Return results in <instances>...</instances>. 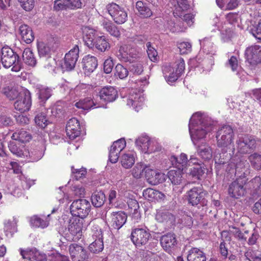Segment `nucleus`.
Segmentation results:
<instances>
[{
	"label": "nucleus",
	"mask_w": 261,
	"mask_h": 261,
	"mask_svg": "<svg viewBox=\"0 0 261 261\" xmlns=\"http://www.w3.org/2000/svg\"><path fill=\"white\" fill-rule=\"evenodd\" d=\"M213 121L207 116L200 112L194 114L191 117L189 124V132L193 143L204 139L207 134L214 129Z\"/></svg>",
	"instance_id": "obj_1"
},
{
	"label": "nucleus",
	"mask_w": 261,
	"mask_h": 261,
	"mask_svg": "<svg viewBox=\"0 0 261 261\" xmlns=\"http://www.w3.org/2000/svg\"><path fill=\"white\" fill-rule=\"evenodd\" d=\"M256 139L248 135H241L236 141V149L232 146L231 149L232 155L238 156V153L244 154L249 153L256 148Z\"/></svg>",
	"instance_id": "obj_2"
},
{
	"label": "nucleus",
	"mask_w": 261,
	"mask_h": 261,
	"mask_svg": "<svg viewBox=\"0 0 261 261\" xmlns=\"http://www.w3.org/2000/svg\"><path fill=\"white\" fill-rule=\"evenodd\" d=\"M1 61L3 66L6 68L12 67L13 71L18 72L22 68V62L19 56L12 49L8 46L2 48Z\"/></svg>",
	"instance_id": "obj_3"
},
{
	"label": "nucleus",
	"mask_w": 261,
	"mask_h": 261,
	"mask_svg": "<svg viewBox=\"0 0 261 261\" xmlns=\"http://www.w3.org/2000/svg\"><path fill=\"white\" fill-rule=\"evenodd\" d=\"M116 56L121 62L133 63L140 60L141 53L135 47L124 45L119 47Z\"/></svg>",
	"instance_id": "obj_4"
},
{
	"label": "nucleus",
	"mask_w": 261,
	"mask_h": 261,
	"mask_svg": "<svg viewBox=\"0 0 261 261\" xmlns=\"http://www.w3.org/2000/svg\"><path fill=\"white\" fill-rule=\"evenodd\" d=\"M233 137L234 133L232 127L229 125L223 126L219 129L216 136L218 146L223 149L230 148Z\"/></svg>",
	"instance_id": "obj_5"
},
{
	"label": "nucleus",
	"mask_w": 261,
	"mask_h": 261,
	"mask_svg": "<svg viewBox=\"0 0 261 261\" xmlns=\"http://www.w3.org/2000/svg\"><path fill=\"white\" fill-rule=\"evenodd\" d=\"M91 204L89 201L85 199L74 201L70 205V213L72 216L79 218L86 217L90 212Z\"/></svg>",
	"instance_id": "obj_6"
},
{
	"label": "nucleus",
	"mask_w": 261,
	"mask_h": 261,
	"mask_svg": "<svg viewBox=\"0 0 261 261\" xmlns=\"http://www.w3.org/2000/svg\"><path fill=\"white\" fill-rule=\"evenodd\" d=\"M207 196V192L200 187H194L187 192L188 201L192 205H197L198 204L206 205Z\"/></svg>",
	"instance_id": "obj_7"
},
{
	"label": "nucleus",
	"mask_w": 261,
	"mask_h": 261,
	"mask_svg": "<svg viewBox=\"0 0 261 261\" xmlns=\"http://www.w3.org/2000/svg\"><path fill=\"white\" fill-rule=\"evenodd\" d=\"M135 143L138 149L144 153H151L159 149L156 141L150 139L147 136H141L138 137Z\"/></svg>",
	"instance_id": "obj_8"
},
{
	"label": "nucleus",
	"mask_w": 261,
	"mask_h": 261,
	"mask_svg": "<svg viewBox=\"0 0 261 261\" xmlns=\"http://www.w3.org/2000/svg\"><path fill=\"white\" fill-rule=\"evenodd\" d=\"M107 10L114 21L117 24L124 23L127 19V14L124 9L115 3L107 6Z\"/></svg>",
	"instance_id": "obj_9"
},
{
	"label": "nucleus",
	"mask_w": 261,
	"mask_h": 261,
	"mask_svg": "<svg viewBox=\"0 0 261 261\" xmlns=\"http://www.w3.org/2000/svg\"><path fill=\"white\" fill-rule=\"evenodd\" d=\"M32 105L31 93L28 90H22L20 96L16 99L14 103L16 110L23 113L30 110Z\"/></svg>",
	"instance_id": "obj_10"
},
{
	"label": "nucleus",
	"mask_w": 261,
	"mask_h": 261,
	"mask_svg": "<svg viewBox=\"0 0 261 261\" xmlns=\"http://www.w3.org/2000/svg\"><path fill=\"white\" fill-rule=\"evenodd\" d=\"M150 237L149 230L146 227L137 228L132 231L131 240L136 246L146 244Z\"/></svg>",
	"instance_id": "obj_11"
},
{
	"label": "nucleus",
	"mask_w": 261,
	"mask_h": 261,
	"mask_svg": "<svg viewBox=\"0 0 261 261\" xmlns=\"http://www.w3.org/2000/svg\"><path fill=\"white\" fill-rule=\"evenodd\" d=\"M247 179L245 177L242 178V175H239L236 180L231 183L228 188L229 195L233 198H238L244 194L245 189L244 186L246 184Z\"/></svg>",
	"instance_id": "obj_12"
},
{
	"label": "nucleus",
	"mask_w": 261,
	"mask_h": 261,
	"mask_svg": "<svg viewBox=\"0 0 261 261\" xmlns=\"http://www.w3.org/2000/svg\"><path fill=\"white\" fill-rule=\"evenodd\" d=\"M69 252L73 261H86L89 255L84 248L77 244H72L69 246Z\"/></svg>",
	"instance_id": "obj_13"
},
{
	"label": "nucleus",
	"mask_w": 261,
	"mask_h": 261,
	"mask_svg": "<svg viewBox=\"0 0 261 261\" xmlns=\"http://www.w3.org/2000/svg\"><path fill=\"white\" fill-rule=\"evenodd\" d=\"M69 50L66 53V71L72 70L75 66L79 58V48L77 44L72 46H68Z\"/></svg>",
	"instance_id": "obj_14"
},
{
	"label": "nucleus",
	"mask_w": 261,
	"mask_h": 261,
	"mask_svg": "<svg viewBox=\"0 0 261 261\" xmlns=\"http://www.w3.org/2000/svg\"><path fill=\"white\" fill-rule=\"evenodd\" d=\"M245 55L250 64L255 65L261 62V46L255 45L248 47Z\"/></svg>",
	"instance_id": "obj_15"
},
{
	"label": "nucleus",
	"mask_w": 261,
	"mask_h": 261,
	"mask_svg": "<svg viewBox=\"0 0 261 261\" xmlns=\"http://www.w3.org/2000/svg\"><path fill=\"white\" fill-rule=\"evenodd\" d=\"M145 177L148 183L156 185L165 181L166 175L148 167L145 170Z\"/></svg>",
	"instance_id": "obj_16"
},
{
	"label": "nucleus",
	"mask_w": 261,
	"mask_h": 261,
	"mask_svg": "<svg viewBox=\"0 0 261 261\" xmlns=\"http://www.w3.org/2000/svg\"><path fill=\"white\" fill-rule=\"evenodd\" d=\"M238 156L234 155L231 158V164H233V167H235V173L239 177V175H242V178L245 177L246 178V175L249 173V165L246 161L240 160L239 162L236 163L234 162L238 160L239 158H237Z\"/></svg>",
	"instance_id": "obj_17"
},
{
	"label": "nucleus",
	"mask_w": 261,
	"mask_h": 261,
	"mask_svg": "<svg viewBox=\"0 0 261 261\" xmlns=\"http://www.w3.org/2000/svg\"><path fill=\"white\" fill-rule=\"evenodd\" d=\"M80 127L79 121L75 118H72L66 123V136L71 140L79 137Z\"/></svg>",
	"instance_id": "obj_18"
},
{
	"label": "nucleus",
	"mask_w": 261,
	"mask_h": 261,
	"mask_svg": "<svg viewBox=\"0 0 261 261\" xmlns=\"http://www.w3.org/2000/svg\"><path fill=\"white\" fill-rule=\"evenodd\" d=\"M144 98L141 93L137 92L134 90L128 96L127 105L132 107L137 112H138L143 105Z\"/></svg>",
	"instance_id": "obj_19"
},
{
	"label": "nucleus",
	"mask_w": 261,
	"mask_h": 261,
	"mask_svg": "<svg viewBox=\"0 0 261 261\" xmlns=\"http://www.w3.org/2000/svg\"><path fill=\"white\" fill-rule=\"evenodd\" d=\"M82 224L80 219L75 218L70 220L68 225V230L73 236L72 240L76 241L82 236Z\"/></svg>",
	"instance_id": "obj_20"
},
{
	"label": "nucleus",
	"mask_w": 261,
	"mask_h": 261,
	"mask_svg": "<svg viewBox=\"0 0 261 261\" xmlns=\"http://www.w3.org/2000/svg\"><path fill=\"white\" fill-rule=\"evenodd\" d=\"M99 96L100 99L105 101L112 102L117 97V91L113 87H105L99 91Z\"/></svg>",
	"instance_id": "obj_21"
},
{
	"label": "nucleus",
	"mask_w": 261,
	"mask_h": 261,
	"mask_svg": "<svg viewBox=\"0 0 261 261\" xmlns=\"http://www.w3.org/2000/svg\"><path fill=\"white\" fill-rule=\"evenodd\" d=\"M85 74H89L96 68L98 63L96 58L90 55L85 56L82 60Z\"/></svg>",
	"instance_id": "obj_22"
},
{
	"label": "nucleus",
	"mask_w": 261,
	"mask_h": 261,
	"mask_svg": "<svg viewBox=\"0 0 261 261\" xmlns=\"http://www.w3.org/2000/svg\"><path fill=\"white\" fill-rule=\"evenodd\" d=\"M175 9L173 14L175 17H181L185 13H186L191 8V6L187 0H175Z\"/></svg>",
	"instance_id": "obj_23"
},
{
	"label": "nucleus",
	"mask_w": 261,
	"mask_h": 261,
	"mask_svg": "<svg viewBox=\"0 0 261 261\" xmlns=\"http://www.w3.org/2000/svg\"><path fill=\"white\" fill-rule=\"evenodd\" d=\"M127 216L125 213L119 211L111 214L112 226L115 229H119L125 223Z\"/></svg>",
	"instance_id": "obj_24"
},
{
	"label": "nucleus",
	"mask_w": 261,
	"mask_h": 261,
	"mask_svg": "<svg viewBox=\"0 0 261 261\" xmlns=\"http://www.w3.org/2000/svg\"><path fill=\"white\" fill-rule=\"evenodd\" d=\"M8 147L14 155L18 157L28 156V151L24 148V145L21 143L13 140L10 142Z\"/></svg>",
	"instance_id": "obj_25"
},
{
	"label": "nucleus",
	"mask_w": 261,
	"mask_h": 261,
	"mask_svg": "<svg viewBox=\"0 0 261 261\" xmlns=\"http://www.w3.org/2000/svg\"><path fill=\"white\" fill-rule=\"evenodd\" d=\"M82 30L85 44L87 46H92L93 45V41L97 37L95 35V30L89 26H83Z\"/></svg>",
	"instance_id": "obj_26"
},
{
	"label": "nucleus",
	"mask_w": 261,
	"mask_h": 261,
	"mask_svg": "<svg viewBox=\"0 0 261 261\" xmlns=\"http://www.w3.org/2000/svg\"><path fill=\"white\" fill-rule=\"evenodd\" d=\"M160 241L162 246L166 251H170L177 244L176 239L173 233H167L163 236Z\"/></svg>",
	"instance_id": "obj_27"
},
{
	"label": "nucleus",
	"mask_w": 261,
	"mask_h": 261,
	"mask_svg": "<svg viewBox=\"0 0 261 261\" xmlns=\"http://www.w3.org/2000/svg\"><path fill=\"white\" fill-rule=\"evenodd\" d=\"M163 72L166 81L168 83L175 82L181 75L170 65L163 66Z\"/></svg>",
	"instance_id": "obj_28"
},
{
	"label": "nucleus",
	"mask_w": 261,
	"mask_h": 261,
	"mask_svg": "<svg viewBox=\"0 0 261 261\" xmlns=\"http://www.w3.org/2000/svg\"><path fill=\"white\" fill-rule=\"evenodd\" d=\"M92 46H88L93 49H96L101 52H105L110 47L109 43L106 40L105 36H97L94 41Z\"/></svg>",
	"instance_id": "obj_29"
},
{
	"label": "nucleus",
	"mask_w": 261,
	"mask_h": 261,
	"mask_svg": "<svg viewBox=\"0 0 261 261\" xmlns=\"http://www.w3.org/2000/svg\"><path fill=\"white\" fill-rule=\"evenodd\" d=\"M188 261H206V257L203 251L198 248H192L187 255Z\"/></svg>",
	"instance_id": "obj_30"
},
{
	"label": "nucleus",
	"mask_w": 261,
	"mask_h": 261,
	"mask_svg": "<svg viewBox=\"0 0 261 261\" xmlns=\"http://www.w3.org/2000/svg\"><path fill=\"white\" fill-rule=\"evenodd\" d=\"M101 25L103 29L109 33L111 36L118 38L120 36V32L118 28L110 20L103 19L101 21Z\"/></svg>",
	"instance_id": "obj_31"
},
{
	"label": "nucleus",
	"mask_w": 261,
	"mask_h": 261,
	"mask_svg": "<svg viewBox=\"0 0 261 261\" xmlns=\"http://www.w3.org/2000/svg\"><path fill=\"white\" fill-rule=\"evenodd\" d=\"M143 195L145 199L151 201L161 200L165 197L163 193L152 188H148L144 190Z\"/></svg>",
	"instance_id": "obj_32"
},
{
	"label": "nucleus",
	"mask_w": 261,
	"mask_h": 261,
	"mask_svg": "<svg viewBox=\"0 0 261 261\" xmlns=\"http://www.w3.org/2000/svg\"><path fill=\"white\" fill-rule=\"evenodd\" d=\"M38 51L40 57H50L51 52L54 50L51 42H39L37 44Z\"/></svg>",
	"instance_id": "obj_33"
},
{
	"label": "nucleus",
	"mask_w": 261,
	"mask_h": 261,
	"mask_svg": "<svg viewBox=\"0 0 261 261\" xmlns=\"http://www.w3.org/2000/svg\"><path fill=\"white\" fill-rule=\"evenodd\" d=\"M19 32L22 40L27 43H31L34 39L33 32L28 25L22 24L19 27Z\"/></svg>",
	"instance_id": "obj_34"
},
{
	"label": "nucleus",
	"mask_w": 261,
	"mask_h": 261,
	"mask_svg": "<svg viewBox=\"0 0 261 261\" xmlns=\"http://www.w3.org/2000/svg\"><path fill=\"white\" fill-rule=\"evenodd\" d=\"M170 161L172 165L175 166L178 169L184 170L187 167L188 159L187 155L185 153H181L178 158L172 156Z\"/></svg>",
	"instance_id": "obj_35"
},
{
	"label": "nucleus",
	"mask_w": 261,
	"mask_h": 261,
	"mask_svg": "<svg viewBox=\"0 0 261 261\" xmlns=\"http://www.w3.org/2000/svg\"><path fill=\"white\" fill-rule=\"evenodd\" d=\"M182 171L179 169L171 170L168 172V177L174 185H179L182 181Z\"/></svg>",
	"instance_id": "obj_36"
},
{
	"label": "nucleus",
	"mask_w": 261,
	"mask_h": 261,
	"mask_svg": "<svg viewBox=\"0 0 261 261\" xmlns=\"http://www.w3.org/2000/svg\"><path fill=\"white\" fill-rule=\"evenodd\" d=\"M91 202L95 207L102 206L106 201V196L102 191L95 192L91 196Z\"/></svg>",
	"instance_id": "obj_37"
},
{
	"label": "nucleus",
	"mask_w": 261,
	"mask_h": 261,
	"mask_svg": "<svg viewBox=\"0 0 261 261\" xmlns=\"http://www.w3.org/2000/svg\"><path fill=\"white\" fill-rule=\"evenodd\" d=\"M11 138L16 141L22 143L29 141L31 139V136L27 131L20 129L14 133Z\"/></svg>",
	"instance_id": "obj_38"
},
{
	"label": "nucleus",
	"mask_w": 261,
	"mask_h": 261,
	"mask_svg": "<svg viewBox=\"0 0 261 261\" xmlns=\"http://www.w3.org/2000/svg\"><path fill=\"white\" fill-rule=\"evenodd\" d=\"M155 219L159 222L172 223L174 221V216L169 212L165 210H161L157 212Z\"/></svg>",
	"instance_id": "obj_39"
},
{
	"label": "nucleus",
	"mask_w": 261,
	"mask_h": 261,
	"mask_svg": "<svg viewBox=\"0 0 261 261\" xmlns=\"http://www.w3.org/2000/svg\"><path fill=\"white\" fill-rule=\"evenodd\" d=\"M200 45L203 51L206 54L214 55L216 54L215 47L210 38H205L200 41Z\"/></svg>",
	"instance_id": "obj_40"
},
{
	"label": "nucleus",
	"mask_w": 261,
	"mask_h": 261,
	"mask_svg": "<svg viewBox=\"0 0 261 261\" xmlns=\"http://www.w3.org/2000/svg\"><path fill=\"white\" fill-rule=\"evenodd\" d=\"M22 59L26 64L30 66H35L37 63L32 51L29 48H27L23 50Z\"/></svg>",
	"instance_id": "obj_41"
},
{
	"label": "nucleus",
	"mask_w": 261,
	"mask_h": 261,
	"mask_svg": "<svg viewBox=\"0 0 261 261\" xmlns=\"http://www.w3.org/2000/svg\"><path fill=\"white\" fill-rule=\"evenodd\" d=\"M57 66L54 70L56 76L58 79H64V67L65 66V55L64 58L56 62Z\"/></svg>",
	"instance_id": "obj_42"
},
{
	"label": "nucleus",
	"mask_w": 261,
	"mask_h": 261,
	"mask_svg": "<svg viewBox=\"0 0 261 261\" xmlns=\"http://www.w3.org/2000/svg\"><path fill=\"white\" fill-rule=\"evenodd\" d=\"M76 108L84 110H89L96 106V104L90 98L87 97L76 102Z\"/></svg>",
	"instance_id": "obj_43"
},
{
	"label": "nucleus",
	"mask_w": 261,
	"mask_h": 261,
	"mask_svg": "<svg viewBox=\"0 0 261 261\" xmlns=\"http://www.w3.org/2000/svg\"><path fill=\"white\" fill-rule=\"evenodd\" d=\"M136 8L139 14L143 17H149L152 15V11L147 6L146 4L141 1H138L136 3Z\"/></svg>",
	"instance_id": "obj_44"
},
{
	"label": "nucleus",
	"mask_w": 261,
	"mask_h": 261,
	"mask_svg": "<svg viewBox=\"0 0 261 261\" xmlns=\"http://www.w3.org/2000/svg\"><path fill=\"white\" fill-rule=\"evenodd\" d=\"M197 152L200 156L204 160H210L212 157V152L211 148L206 144L198 146Z\"/></svg>",
	"instance_id": "obj_45"
},
{
	"label": "nucleus",
	"mask_w": 261,
	"mask_h": 261,
	"mask_svg": "<svg viewBox=\"0 0 261 261\" xmlns=\"http://www.w3.org/2000/svg\"><path fill=\"white\" fill-rule=\"evenodd\" d=\"M121 163L122 166L126 169L132 167L135 163L134 154L132 153L124 154L122 156Z\"/></svg>",
	"instance_id": "obj_46"
},
{
	"label": "nucleus",
	"mask_w": 261,
	"mask_h": 261,
	"mask_svg": "<svg viewBox=\"0 0 261 261\" xmlns=\"http://www.w3.org/2000/svg\"><path fill=\"white\" fill-rule=\"evenodd\" d=\"M231 154L230 153L229 154L227 153L226 155H225L224 153L216 155L214 157L216 164L217 165V166L221 165L224 166L225 164H227L229 161H231ZM229 165H231V163L228 164V166Z\"/></svg>",
	"instance_id": "obj_47"
},
{
	"label": "nucleus",
	"mask_w": 261,
	"mask_h": 261,
	"mask_svg": "<svg viewBox=\"0 0 261 261\" xmlns=\"http://www.w3.org/2000/svg\"><path fill=\"white\" fill-rule=\"evenodd\" d=\"M148 167L146 165L142 163H137L132 169V174L134 177L140 178L141 177L143 172L144 171L145 173V170Z\"/></svg>",
	"instance_id": "obj_48"
},
{
	"label": "nucleus",
	"mask_w": 261,
	"mask_h": 261,
	"mask_svg": "<svg viewBox=\"0 0 261 261\" xmlns=\"http://www.w3.org/2000/svg\"><path fill=\"white\" fill-rule=\"evenodd\" d=\"M167 28L172 33L183 32L185 29L183 22L178 21L175 23L172 20L168 22Z\"/></svg>",
	"instance_id": "obj_49"
},
{
	"label": "nucleus",
	"mask_w": 261,
	"mask_h": 261,
	"mask_svg": "<svg viewBox=\"0 0 261 261\" xmlns=\"http://www.w3.org/2000/svg\"><path fill=\"white\" fill-rule=\"evenodd\" d=\"M128 74V71L126 68L120 64H118L114 69V75L120 79L126 78Z\"/></svg>",
	"instance_id": "obj_50"
},
{
	"label": "nucleus",
	"mask_w": 261,
	"mask_h": 261,
	"mask_svg": "<svg viewBox=\"0 0 261 261\" xmlns=\"http://www.w3.org/2000/svg\"><path fill=\"white\" fill-rule=\"evenodd\" d=\"M38 254V251L35 248L26 250L20 249V254L22 258L30 260L36 259V255Z\"/></svg>",
	"instance_id": "obj_51"
},
{
	"label": "nucleus",
	"mask_w": 261,
	"mask_h": 261,
	"mask_svg": "<svg viewBox=\"0 0 261 261\" xmlns=\"http://www.w3.org/2000/svg\"><path fill=\"white\" fill-rule=\"evenodd\" d=\"M38 94L40 101L45 102L51 95V90L48 87H42L39 88Z\"/></svg>",
	"instance_id": "obj_52"
},
{
	"label": "nucleus",
	"mask_w": 261,
	"mask_h": 261,
	"mask_svg": "<svg viewBox=\"0 0 261 261\" xmlns=\"http://www.w3.org/2000/svg\"><path fill=\"white\" fill-rule=\"evenodd\" d=\"M89 250L94 253H98L103 249V240L96 239L89 246Z\"/></svg>",
	"instance_id": "obj_53"
},
{
	"label": "nucleus",
	"mask_w": 261,
	"mask_h": 261,
	"mask_svg": "<svg viewBox=\"0 0 261 261\" xmlns=\"http://www.w3.org/2000/svg\"><path fill=\"white\" fill-rule=\"evenodd\" d=\"M142 54H141V57L140 60L136 61L132 63L130 67V71L134 74L138 75L141 74L143 71V66L142 63Z\"/></svg>",
	"instance_id": "obj_54"
},
{
	"label": "nucleus",
	"mask_w": 261,
	"mask_h": 261,
	"mask_svg": "<svg viewBox=\"0 0 261 261\" xmlns=\"http://www.w3.org/2000/svg\"><path fill=\"white\" fill-rule=\"evenodd\" d=\"M249 160L254 169L256 170L261 169V155L254 153L249 156Z\"/></svg>",
	"instance_id": "obj_55"
},
{
	"label": "nucleus",
	"mask_w": 261,
	"mask_h": 261,
	"mask_svg": "<svg viewBox=\"0 0 261 261\" xmlns=\"http://www.w3.org/2000/svg\"><path fill=\"white\" fill-rule=\"evenodd\" d=\"M71 169V176L76 180H79L85 177L87 174V170L86 168H82L80 169H75L73 166H72Z\"/></svg>",
	"instance_id": "obj_56"
},
{
	"label": "nucleus",
	"mask_w": 261,
	"mask_h": 261,
	"mask_svg": "<svg viewBox=\"0 0 261 261\" xmlns=\"http://www.w3.org/2000/svg\"><path fill=\"white\" fill-rule=\"evenodd\" d=\"M204 168L198 164L190 169V174L192 176L196 177L197 179H200L201 176L204 173Z\"/></svg>",
	"instance_id": "obj_57"
},
{
	"label": "nucleus",
	"mask_w": 261,
	"mask_h": 261,
	"mask_svg": "<svg viewBox=\"0 0 261 261\" xmlns=\"http://www.w3.org/2000/svg\"><path fill=\"white\" fill-rule=\"evenodd\" d=\"M22 92V91L19 92L16 88H12L6 89L4 93L10 100H14L15 99H17L20 96Z\"/></svg>",
	"instance_id": "obj_58"
},
{
	"label": "nucleus",
	"mask_w": 261,
	"mask_h": 261,
	"mask_svg": "<svg viewBox=\"0 0 261 261\" xmlns=\"http://www.w3.org/2000/svg\"><path fill=\"white\" fill-rule=\"evenodd\" d=\"M91 235L93 239L103 240L102 230L100 227L96 224H93L91 227Z\"/></svg>",
	"instance_id": "obj_59"
},
{
	"label": "nucleus",
	"mask_w": 261,
	"mask_h": 261,
	"mask_svg": "<svg viewBox=\"0 0 261 261\" xmlns=\"http://www.w3.org/2000/svg\"><path fill=\"white\" fill-rule=\"evenodd\" d=\"M229 231L231 234L240 241H246L247 237L244 236L239 228L231 226L229 227Z\"/></svg>",
	"instance_id": "obj_60"
},
{
	"label": "nucleus",
	"mask_w": 261,
	"mask_h": 261,
	"mask_svg": "<svg viewBox=\"0 0 261 261\" xmlns=\"http://www.w3.org/2000/svg\"><path fill=\"white\" fill-rule=\"evenodd\" d=\"M30 222L32 225L37 227H41L44 228L47 227L48 225V222L44 221L40 218L36 216L31 218Z\"/></svg>",
	"instance_id": "obj_61"
},
{
	"label": "nucleus",
	"mask_w": 261,
	"mask_h": 261,
	"mask_svg": "<svg viewBox=\"0 0 261 261\" xmlns=\"http://www.w3.org/2000/svg\"><path fill=\"white\" fill-rule=\"evenodd\" d=\"M36 124L41 128H44L47 125V120L45 115L41 113L37 114L35 118Z\"/></svg>",
	"instance_id": "obj_62"
},
{
	"label": "nucleus",
	"mask_w": 261,
	"mask_h": 261,
	"mask_svg": "<svg viewBox=\"0 0 261 261\" xmlns=\"http://www.w3.org/2000/svg\"><path fill=\"white\" fill-rule=\"evenodd\" d=\"M146 46L147 47V53L149 58L151 61H156L158 59L157 51L153 47L151 46L150 42H147Z\"/></svg>",
	"instance_id": "obj_63"
},
{
	"label": "nucleus",
	"mask_w": 261,
	"mask_h": 261,
	"mask_svg": "<svg viewBox=\"0 0 261 261\" xmlns=\"http://www.w3.org/2000/svg\"><path fill=\"white\" fill-rule=\"evenodd\" d=\"M192 45L188 42H182L178 44V48L181 54H187L191 51Z\"/></svg>",
	"instance_id": "obj_64"
}]
</instances>
